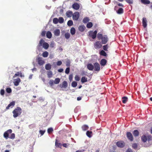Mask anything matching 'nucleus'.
<instances>
[{
    "instance_id": "16",
    "label": "nucleus",
    "mask_w": 152,
    "mask_h": 152,
    "mask_svg": "<svg viewBox=\"0 0 152 152\" xmlns=\"http://www.w3.org/2000/svg\"><path fill=\"white\" fill-rule=\"evenodd\" d=\"M87 68L89 70L92 71L94 69V65L91 64H88L87 65Z\"/></svg>"
},
{
    "instance_id": "59",
    "label": "nucleus",
    "mask_w": 152,
    "mask_h": 152,
    "mask_svg": "<svg viewBox=\"0 0 152 152\" xmlns=\"http://www.w3.org/2000/svg\"><path fill=\"white\" fill-rule=\"evenodd\" d=\"M46 34V32L45 31H43L41 33V35L42 36H45Z\"/></svg>"
},
{
    "instance_id": "24",
    "label": "nucleus",
    "mask_w": 152,
    "mask_h": 152,
    "mask_svg": "<svg viewBox=\"0 0 152 152\" xmlns=\"http://www.w3.org/2000/svg\"><path fill=\"white\" fill-rule=\"evenodd\" d=\"M51 68V65L50 64H46L45 66V69L47 70H50Z\"/></svg>"
},
{
    "instance_id": "53",
    "label": "nucleus",
    "mask_w": 152,
    "mask_h": 152,
    "mask_svg": "<svg viewBox=\"0 0 152 152\" xmlns=\"http://www.w3.org/2000/svg\"><path fill=\"white\" fill-rule=\"evenodd\" d=\"M137 146V145L136 143H134L132 145V147L134 149H136Z\"/></svg>"
},
{
    "instance_id": "10",
    "label": "nucleus",
    "mask_w": 152,
    "mask_h": 152,
    "mask_svg": "<svg viewBox=\"0 0 152 152\" xmlns=\"http://www.w3.org/2000/svg\"><path fill=\"white\" fill-rule=\"evenodd\" d=\"M116 144L118 147L123 148L124 146L125 143L123 141H119L116 142Z\"/></svg>"
},
{
    "instance_id": "15",
    "label": "nucleus",
    "mask_w": 152,
    "mask_h": 152,
    "mask_svg": "<svg viewBox=\"0 0 152 152\" xmlns=\"http://www.w3.org/2000/svg\"><path fill=\"white\" fill-rule=\"evenodd\" d=\"M127 136L128 138L131 141H132L133 140V136L130 132H127L126 133Z\"/></svg>"
},
{
    "instance_id": "40",
    "label": "nucleus",
    "mask_w": 152,
    "mask_h": 152,
    "mask_svg": "<svg viewBox=\"0 0 152 152\" xmlns=\"http://www.w3.org/2000/svg\"><path fill=\"white\" fill-rule=\"evenodd\" d=\"M73 24V22L72 20H69L68 21L67 25L69 26H71Z\"/></svg>"
},
{
    "instance_id": "31",
    "label": "nucleus",
    "mask_w": 152,
    "mask_h": 152,
    "mask_svg": "<svg viewBox=\"0 0 152 152\" xmlns=\"http://www.w3.org/2000/svg\"><path fill=\"white\" fill-rule=\"evenodd\" d=\"M122 101L123 103H126L128 100V98L126 96L123 97L122 98Z\"/></svg>"
},
{
    "instance_id": "20",
    "label": "nucleus",
    "mask_w": 152,
    "mask_h": 152,
    "mask_svg": "<svg viewBox=\"0 0 152 152\" xmlns=\"http://www.w3.org/2000/svg\"><path fill=\"white\" fill-rule=\"evenodd\" d=\"M107 63L106 60L104 59H102L100 61V64L102 66H104Z\"/></svg>"
},
{
    "instance_id": "23",
    "label": "nucleus",
    "mask_w": 152,
    "mask_h": 152,
    "mask_svg": "<svg viewBox=\"0 0 152 152\" xmlns=\"http://www.w3.org/2000/svg\"><path fill=\"white\" fill-rule=\"evenodd\" d=\"M85 28V27L84 25H81L79 26V29L81 32H83L84 31Z\"/></svg>"
},
{
    "instance_id": "4",
    "label": "nucleus",
    "mask_w": 152,
    "mask_h": 152,
    "mask_svg": "<svg viewBox=\"0 0 152 152\" xmlns=\"http://www.w3.org/2000/svg\"><path fill=\"white\" fill-rule=\"evenodd\" d=\"M97 32L96 31H95L94 32L92 31H91L88 32V35L93 39H94L96 37Z\"/></svg>"
},
{
    "instance_id": "50",
    "label": "nucleus",
    "mask_w": 152,
    "mask_h": 152,
    "mask_svg": "<svg viewBox=\"0 0 152 152\" xmlns=\"http://www.w3.org/2000/svg\"><path fill=\"white\" fill-rule=\"evenodd\" d=\"M45 132V130H40L39 131V133L41 134V135H42L44 134Z\"/></svg>"
},
{
    "instance_id": "13",
    "label": "nucleus",
    "mask_w": 152,
    "mask_h": 152,
    "mask_svg": "<svg viewBox=\"0 0 152 152\" xmlns=\"http://www.w3.org/2000/svg\"><path fill=\"white\" fill-rule=\"evenodd\" d=\"M142 26L144 28L147 26V20L146 18H143L142 20Z\"/></svg>"
},
{
    "instance_id": "1",
    "label": "nucleus",
    "mask_w": 152,
    "mask_h": 152,
    "mask_svg": "<svg viewBox=\"0 0 152 152\" xmlns=\"http://www.w3.org/2000/svg\"><path fill=\"white\" fill-rule=\"evenodd\" d=\"M97 37L99 40H101V42L103 44H106L109 40L107 36L103 35L101 34H98Z\"/></svg>"
},
{
    "instance_id": "28",
    "label": "nucleus",
    "mask_w": 152,
    "mask_h": 152,
    "mask_svg": "<svg viewBox=\"0 0 152 152\" xmlns=\"http://www.w3.org/2000/svg\"><path fill=\"white\" fill-rule=\"evenodd\" d=\"M70 31L71 34L72 35H74L76 32L75 29L74 27H72L71 28Z\"/></svg>"
},
{
    "instance_id": "33",
    "label": "nucleus",
    "mask_w": 152,
    "mask_h": 152,
    "mask_svg": "<svg viewBox=\"0 0 152 152\" xmlns=\"http://www.w3.org/2000/svg\"><path fill=\"white\" fill-rule=\"evenodd\" d=\"M81 81L82 83H84L87 81V78L84 77H83L81 78Z\"/></svg>"
},
{
    "instance_id": "18",
    "label": "nucleus",
    "mask_w": 152,
    "mask_h": 152,
    "mask_svg": "<svg viewBox=\"0 0 152 152\" xmlns=\"http://www.w3.org/2000/svg\"><path fill=\"white\" fill-rule=\"evenodd\" d=\"M72 7L76 10H77L79 8L80 6L78 4L75 3L73 4Z\"/></svg>"
},
{
    "instance_id": "7",
    "label": "nucleus",
    "mask_w": 152,
    "mask_h": 152,
    "mask_svg": "<svg viewBox=\"0 0 152 152\" xmlns=\"http://www.w3.org/2000/svg\"><path fill=\"white\" fill-rule=\"evenodd\" d=\"M94 46L96 49L99 48L102 46L101 42L99 41H97L94 44Z\"/></svg>"
},
{
    "instance_id": "14",
    "label": "nucleus",
    "mask_w": 152,
    "mask_h": 152,
    "mask_svg": "<svg viewBox=\"0 0 152 152\" xmlns=\"http://www.w3.org/2000/svg\"><path fill=\"white\" fill-rule=\"evenodd\" d=\"M53 33L55 36L58 37L60 34V31L59 29H56L54 30Z\"/></svg>"
},
{
    "instance_id": "45",
    "label": "nucleus",
    "mask_w": 152,
    "mask_h": 152,
    "mask_svg": "<svg viewBox=\"0 0 152 152\" xmlns=\"http://www.w3.org/2000/svg\"><path fill=\"white\" fill-rule=\"evenodd\" d=\"M20 72H17L15 75L13 76V78H15L16 76H20Z\"/></svg>"
},
{
    "instance_id": "12",
    "label": "nucleus",
    "mask_w": 152,
    "mask_h": 152,
    "mask_svg": "<svg viewBox=\"0 0 152 152\" xmlns=\"http://www.w3.org/2000/svg\"><path fill=\"white\" fill-rule=\"evenodd\" d=\"M15 102L14 101H12L11 102L10 104H9L7 107H6V109H9L10 108H12L15 105Z\"/></svg>"
},
{
    "instance_id": "54",
    "label": "nucleus",
    "mask_w": 152,
    "mask_h": 152,
    "mask_svg": "<svg viewBox=\"0 0 152 152\" xmlns=\"http://www.w3.org/2000/svg\"><path fill=\"white\" fill-rule=\"evenodd\" d=\"M126 1L129 4H132L133 3V0H126Z\"/></svg>"
},
{
    "instance_id": "32",
    "label": "nucleus",
    "mask_w": 152,
    "mask_h": 152,
    "mask_svg": "<svg viewBox=\"0 0 152 152\" xmlns=\"http://www.w3.org/2000/svg\"><path fill=\"white\" fill-rule=\"evenodd\" d=\"M133 134L134 136L136 137L138 136L139 134L138 131L137 130H134V131Z\"/></svg>"
},
{
    "instance_id": "5",
    "label": "nucleus",
    "mask_w": 152,
    "mask_h": 152,
    "mask_svg": "<svg viewBox=\"0 0 152 152\" xmlns=\"http://www.w3.org/2000/svg\"><path fill=\"white\" fill-rule=\"evenodd\" d=\"M79 17V13L78 12H76L73 14V19L75 20H77Z\"/></svg>"
},
{
    "instance_id": "35",
    "label": "nucleus",
    "mask_w": 152,
    "mask_h": 152,
    "mask_svg": "<svg viewBox=\"0 0 152 152\" xmlns=\"http://www.w3.org/2000/svg\"><path fill=\"white\" fill-rule=\"evenodd\" d=\"M60 79L59 78H57L55 79L54 81V83L55 84H58L59 83L60 81Z\"/></svg>"
},
{
    "instance_id": "48",
    "label": "nucleus",
    "mask_w": 152,
    "mask_h": 152,
    "mask_svg": "<svg viewBox=\"0 0 152 152\" xmlns=\"http://www.w3.org/2000/svg\"><path fill=\"white\" fill-rule=\"evenodd\" d=\"M7 92L8 93H10L11 92L12 90L10 88H7L6 89Z\"/></svg>"
},
{
    "instance_id": "47",
    "label": "nucleus",
    "mask_w": 152,
    "mask_h": 152,
    "mask_svg": "<svg viewBox=\"0 0 152 152\" xmlns=\"http://www.w3.org/2000/svg\"><path fill=\"white\" fill-rule=\"evenodd\" d=\"M15 134L14 133H12L9 138L11 139H14L15 138Z\"/></svg>"
},
{
    "instance_id": "61",
    "label": "nucleus",
    "mask_w": 152,
    "mask_h": 152,
    "mask_svg": "<svg viewBox=\"0 0 152 152\" xmlns=\"http://www.w3.org/2000/svg\"><path fill=\"white\" fill-rule=\"evenodd\" d=\"M49 57L50 59H52L53 58V55L52 54H50Z\"/></svg>"
},
{
    "instance_id": "26",
    "label": "nucleus",
    "mask_w": 152,
    "mask_h": 152,
    "mask_svg": "<svg viewBox=\"0 0 152 152\" xmlns=\"http://www.w3.org/2000/svg\"><path fill=\"white\" fill-rule=\"evenodd\" d=\"M117 13L119 14H121L123 13L124 10L123 9L121 8H120L119 9L116 11Z\"/></svg>"
},
{
    "instance_id": "27",
    "label": "nucleus",
    "mask_w": 152,
    "mask_h": 152,
    "mask_svg": "<svg viewBox=\"0 0 152 152\" xmlns=\"http://www.w3.org/2000/svg\"><path fill=\"white\" fill-rule=\"evenodd\" d=\"M88 128V125H84L82 126V128L83 131H85L87 130Z\"/></svg>"
},
{
    "instance_id": "2",
    "label": "nucleus",
    "mask_w": 152,
    "mask_h": 152,
    "mask_svg": "<svg viewBox=\"0 0 152 152\" xmlns=\"http://www.w3.org/2000/svg\"><path fill=\"white\" fill-rule=\"evenodd\" d=\"M22 109L19 107H17L13 111V116L14 118H16L20 116L22 113Z\"/></svg>"
},
{
    "instance_id": "39",
    "label": "nucleus",
    "mask_w": 152,
    "mask_h": 152,
    "mask_svg": "<svg viewBox=\"0 0 152 152\" xmlns=\"http://www.w3.org/2000/svg\"><path fill=\"white\" fill-rule=\"evenodd\" d=\"M58 19L56 18H54L53 20V22L54 23L56 24L58 22Z\"/></svg>"
},
{
    "instance_id": "25",
    "label": "nucleus",
    "mask_w": 152,
    "mask_h": 152,
    "mask_svg": "<svg viewBox=\"0 0 152 152\" xmlns=\"http://www.w3.org/2000/svg\"><path fill=\"white\" fill-rule=\"evenodd\" d=\"M46 36L49 39L51 38L52 36L51 33L50 31H48L46 33Z\"/></svg>"
},
{
    "instance_id": "11",
    "label": "nucleus",
    "mask_w": 152,
    "mask_h": 152,
    "mask_svg": "<svg viewBox=\"0 0 152 152\" xmlns=\"http://www.w3.org/2000/svg\"><path fill=\"white\" fill-rule=\"evenodd\" d=\"M38 64L40 66L43 65L45 63V61L42 58L38 57L37 58Z\"/></svg>"
},
{
    "instance_id": "38",
    "label": "nucleus",
    "mask_w": 152,
    "mask_h": 152,
    "mask_svg": "<svg viewBox=\"0 0 152 152\" xmlns=\"http://www.w3.org/2000/svg\"><path fill=\"white\" fill-rule=\"evenodd\" d=\"M89 21V19L88 18L86 17L84 18L83 20V22L84 23H86Z\"/></svg>"
},
{
    "instance_id": "34",
    "label": "nucleus",
    "mask_w": 152,
    "mask_h": 152,
    "mask_svg": "<svg viewBox=\"0 0 152 152\" xmlns=\"http://www.w3.org/2000/svg\"><path fill=\"white\" fill-rule=\"evenodd\" d=\"M141 139H142V141L143 142H145L147 141V137H146V136L145 135H143L142 136Z\"/></svg>"
},
{
    "instance_id": "51",
    "label": "nucleus",
    "mask_w": 152,
    "mask_h": 152,
    "mask_svg": "<svg viewBox=\"0 0 152 152\" xmlns=\"http://www.w3.org/2000/svg\"><path fill=\"white\" fill-rule=\"evenodd\" d=\"M69 68H67L65 70V72L66 74H68L69 72Z\"/></svg>"
},
{
    "instance_id": "43",
    "label": "nucleus",
    "mask_w": 152,
    "mask_h": 152,
    "mask_svg": "<svg viewBox=\"0 0 152 152\" xmlns=\"http://www.w3.org/2000/svg\"><path fill=\"white\" fill-rule=\"evenodd\" d=\"M100 54L104 56H106L107 55V54L103 50H102L101 51Z\"/></svg>"
},
{
    "instance_id": "41",
    "label": "nucleus",
    "mask_w": 152,
    "mask_h": 152,
    "mask_svg": "<svg viewBox=\"0 0 152 152\" xmlns=\"http://www.w3.org/2000/svg\"><path fill=\"white\" fill-rule=\"evenodd\" d=\"M65 37L66 39H68L70 37V34L69 33H66L65 34Z\"/></svg>"
},
{
    "instance_id": "36",
    "label": "nucleus",
    "mask_w": 152,
    "mask_h": 152,
    "mask_svg": "<svg viewBox=\"0 0 152 152\" xmlns=\"http://www.w3.org/2000/svg\"><path fill=\"white\" fill-rule=\"evenodd\" d=\"M93 26V24L91 22H88L87 24L86 27L87 28H91Z\"/></svg>"
},
{
    "instance_id": "44",
    "label": "nucleus",
    "mask_w": 152,
    "mask_h": 152,
    "mask_svg": "<svg viewBox=\"0 0 152 152\" xmlns=\"http://www.w3.org/2000/svg\"><path fill=\"white\" fill-rule=\"evenodd\" d=\"M108 48V45H104L103 46V49L105 51H107V49Z\"/></svg>"
},
{
    "instance_id": "37",
    "label": "nucleus",
    "mask_w": 152,
    "mask_h": 152,
    "mask_svg": "<svg viewBox=\"0 0 152 152\" xmlns=\"http://www.w3.org/2000/svg\"><path fill=\"white\" fill-rule=\"evenodd\" d=\"M58 22L60 23H62L64 22V19L62 17H59L58 19Z\"/></svg>"
},
{
    "instance_id": "22",
    "label": "nucleus",
    "mask_w": 152,
    "mask_h": 152,
    "mask_svg": "<svg viewBox=\"0 0 152 152\" xmlns=\"http://www.w3.org/2000/svg\"><path fill=\"white\" fill-rule=\"evenodd\" d=\"M141 1L142 3L145 4H149L150 3L148 0H141Z\"/></svg>"
},
{
    "instance_id": "42",
    "label": "nucleus",
    "mask_w": 152,
    "mask_h": 152,
    "mask_svg": "<svg viewBox=\"0 0 152 152\" xmlns=\"http://www.w3.org/2000/svg\"><path fill=\"white\" fill-rule=\"evenodd\" d=\"M77 85V83L75 81L73 82L72 83V86L73 87H75Z\"/></svg>"
},
{
    "instance_id": "58",
    "label": "nucleus",
    "mask_w": 152,
    "mask_h": 152,
    "mask_svg": "<svg viewBox=\"0 0 152 152\" xmlns=\"http://www.w3.org/2000/svg\"><path fill=\"white\" fill-rule=\"evenodd\" d=\"M69 145V144L64 143L63 144V146L64 147L67 148Z\"/></svg>"
},
{
    "instance_id": "56",
    "label": "nucleus",
    "mask_w": 152,
    "mask_h": 152,
    "mask_svg": "<svg viewBox=\"0 0 152 152\" xmlns=\"http://www.w3.org/2000/svg\"><path fill=\"white\" fill-rule=\"evenodd\" d=\"M4 91L3 89H1L0 91V94L1 95H3L4 94Z\"/></svg>"
},
{
    "instance_id": "3",
    "label": "nucleus",
    "mask_w": 152,
    "mask_h": 152,
    "mask_svg": "<svg viewBox=\"0 0 152 152\" xmlns=\"http://www.w3.org/2000/svg\"><path fill=\"white\" fill-rule=\"evenodd\" d=\"M42 46L45 49H47L49 47L48 44L46 42H44L42 39H41L39 43V46Z\"/></svg>"
},
{
    "instance_id": "62",
    "label": "nucleus",
    "mask_w": 152,
    "mask_h": 152,
    "mask_svg": "<svg viewBox=\"0 0 152 152\" xmlns=\"http://www.w3.org/2000/svg\"><path fill=\"white\" fill-rule=\"evenodd\" d=\"M63 71V69H60L58 70V71L60 72H62Z\"/></svg>"
},
{
    "instance_id": "29",
    "label": "nucleus",
    "mask_w": 152,
    "mask_h": 152,
    "mask_svg": "<svg viewBox=\"0 0 152 152\" xmlns=\"http://www.w3.org/2000/svg\"><path fill=\"white\" fill-rule=\"evenodd\" d=\"M48 53L47 51H45L43 52L42 54V56L44 58H46L48 57Z\"/></svg>"
},
{
    "instance_id": "55",
    "label": "nucleus",
    "mask_w": 152,
    "mask_h": 152,
    "mask_svg": "<svg viewBox=\"0 0 152 152\" xmlns=\"http://www.w3.org/2000/svg\"><path fill=\"white\" fill-rule=\"evenodd\" d=\"M55 145L56 147H59L60 145V144L57 142V140L56 141Z\"/></svg>"
},
{
    "instance_id": "19",
    "label": "nucleus",
    "mask_w": 152,
    "mask_h": 152,
    "mask_svg": "<svg viewBox=\"0 0 152 152\" xmlns=\"http://www.w3.org/2000/svg\"><path fill=\"white\" fill-rule=\"evenodd\" d=\"M73 13L72 12L70 11H67L66 13V15L68 17H71L72 16Z\"/></svg>"
},
{
    "instance_id": "17",
    "label": "nucleus",
    "mask_w": 152,
    "mask_h": 152,
    "mask_svg": "<svg viewBox=\"0 0 152 152\" xmlns=\"http://www.w3.org/2000/svg\"><path fill=\"white\" fill-rule=\"evenodd\" d=\"M68 86L67 83L66 81H64L63 83L61 85H60V86L61 88H66Z\"/></svg>"
},
{
    "instance_id": "30",
    "label": "nucleus",
    "mask_w": 152,
    "mask_h": 152,
    "mask_svg": "<svg viewBox=\"0 0 152 152\" xmlns=\"http://www.w3.org/2000/svg\"><path fill=\"white\" fill-rule=\"evenodd\" d=\"M92 132L91 131H88L86 132V134L88 137L90 138L92 137Z\"/></svg>"
},
{
    "instance_id": "63",
    "label": "nucleus",
    "mask_w": 152,
    "mask_h": 152,
    "mask_svg": "<svg viewBox=\"0 0 152 152\" xmlns=\"http://www.w3.org/2000/svg\"><path fill=\"white\" fill-rule=\"evenodd\" d=\"M126 152H132V151L131 149H128Z\"/></svg>"
},
{
    "instance_id": "46",
    "label": "nucleus",
    "mask_w": 152,
    "mask_h": 152,
    "mask_svg": "<svg viewBox=\"0 0 152 152\" xmlns=\"http://www.w3.org/2000/svg\"><path fill=\"white\" fill-rule=\"evenodd\" d=\"M53 131V129L52 128H50L48 129L47 131L48 133H50Z\"/></svg>"
},
{
    "instance_id": "64",
    "label": "nucleus",
    "mask_w": 152,
    "mask_h": 152,
    "mask_svg": "<svg viewBox=\"0 0 152 152\" xmlns=\"http://www.w3.org/2000/svg\"><path fill=\"white\" fill-rule=\"evenodd\" d=\"M54 43L52 42L50 44V46L52 47H53L54 46Z\"/></svg>"
},
{
    "instance_id": "60",
    "label": "nucleus",
    "mask_w": 152,
    "mask_h": 152,
    "mask_svg": "<svg viewBox=\"0 0 152 152\" xmlns=\"http://www.w3.org/2000/svg\"><path fill=\"white\" fill-rule=\"evenodd\" d=\"M70 64L69 61H67L66 64V66H70Z\"/></svg>"
},
{
    "instance_id": "52",
    "label": "nucleus",
    "mask_w": 152,
    "mask_h": 152,
    "mask_svg": "<svg viewBox=\"0 0 152 152\" xmlns=\"http://www.w3.org/2000/svg\"><path fill=\"white\" fill-rule=\"evenodd\" d=\"M75 80H76L78 81L80 80L79 77L77 75H76L75 77Z\"/></svg>"
},
{
    "instance_id": "8",
    "label": "nucleus",
    "mask_w": 152,
    "mask_h": 152,
    "mask_svg": "<svg viewBox=\"0 0 152 152\" xmlns=\"http://www.w3.org/2000/svg\"><path fill=\"white\" fill-rule=\"evenodd\" d=\"M94 68L95 71L97 72L99 71L100 70L99 64L97 63H95L94 64Z\"/></svg>"
},
{
    "instance_id": "9",
    "label": "nucleus",
    "mask_w": 152,
    "mask_h": 152,
    "mask_svg": "<svg viewBox=\"0 0 152 152\" xmlns=\"http://www.w3.org/2000/svg\"><path fill=\"white\" fill-rule=\"evenodd\" d=\"M12 132V130L11 129H9L5 132L4 134V137L6 139H7L8 138L9 133H11Z\"/></svg>"
},
{
    "instance_id": "57",
    "label": "nucleus",
    "mask_w": 152,
    "mask_h": 152,
    "mask_svg": "<svg viewBox=\"0 0 152 152\" xmlns=\"http://www.w3.org/2000/svg\"><path fill=\"white\" fill-rule=\"evenodd\" d=\"M62 62L61 61H58L57 63V64L58 66H60L62 64Z\"/></svg>"
},
{
    "instance_id": "6",
    "label": "nucleus",
    "mask_w": 152,
    "mask_h": 152,
    "mask_svg": "<svg viewBox=\"0 0 152 152\" xmlns=\"http://www.w3.org/2000/svg\"><path fill=\"white\" fill-rule=\"evenodd\" d=\"M13 80L14 85L16 86H18L19 85L20 83L21 82V80L19 78H17L16 79L14 78Z\"/></svg>"
},
{
    "instance_id": "21",
    "label": "nucleus",
    "mask_w": 152,
    "mask_h": 152,
    "mask_svg": "<svg viewBox=\"0 0 152 152\" xmlns=\"http://www.w3.org/2000/svg\"><path fill=\"white\" fill-rule=\"evenodd\" d=\"M48 77V78H51L53 77V72L51 71H49L47 72Z\"/></svg>"
},
{
    "instance_id": "49",
    "label": "nucleus",
    "mask_w": 152,
    "mask_h": 152,
    "mask_svg": "<svg viewBox=\"0 0 152 152\" xmlns=\"http://www.w3.org/2000/svg\"><path fill=\"white\" fill-rule=\"evenodd\" d=\"M54 83V81L53 80H50L49 81V84L51 86H52Z\"/></svg>"
}]
</instances>
